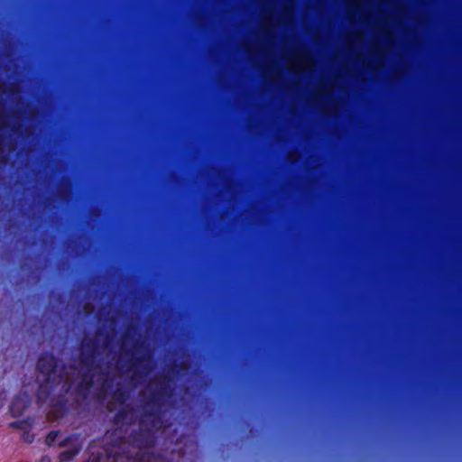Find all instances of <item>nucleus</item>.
<instances>
[{"label":"nucleus","mask_w":462,"mask_h":462,"mask_svg":"<svg viewBox=\"0 0 462 462\" xmlns=\"http://www.w3.org/2000/svg\"><path fill=\"white\" fill-rule=\"evenodd\" d=\"M153 440L148 432L133 434L128 440L120 439L104 448L92 451L86 462H161L162 458L152 449Z\"/></svg>","instance_id":"nucleus-1"},{"label":"nucleus","mask_w":462,"mask_h":462,"mask_svg":"<svg viewBox=\"0 0 462 462\" xmlns=\"http://www.w3.org/2000/svg\"><path fill=\"white\" fill-rule=\"evenodd\" d=\"M37 366L39 371L45 375L44 380L51 385H58L62 381L61 377L56 380V373L59 368L58 360L52 354L45 353L39 358Z\"/></svg>","instance_id":"nucleus-2"},{"label":"nucleus","mask_w":462,"mask_h":462,"mask_svg":"<svg viewBox=\"0 0 462 462\" xmlns=\"http://www.w3.org/2000/svg\"><path fill=\"white\" fill-rule=\"evenodd\" d=\"M60 447H66L67 449L60 454V460L61 462H68L73 459L81 450L83 441L79 435L72 434L59 442Z\"/></svg>","instance_id":"nucleus-3"},{"label":"nucleus","mask_w":462,"mask_h":462,"mask_svg":"<svg viewBox=\"0 0 462 462\" xmlns=\"http://www.w3.org/2000/svg\"><path fill=\"white\" fill-rule=\"evenodd\" d=\"M30 403L31 398L27 393H22L16 396L10 405L12 416L18 417L22 415Z\"/></svg>","instance_id":"nucleus-4"},{"label":"nucleus","mask_w":462,"mask_h":462,"mask_svg":"<svg viewBox=\"0 0 462 462\" xmlns=\"http://www.w3.org/2000/svg\"><path fill=\"white\" fill-rule=\"evenodd\" d=\"M295 58L299 63H308L310 60L309 54L304 51L296 52Z\"/></svg>","instance_id":"nucleus-5"},{"label":"nucleus","mask_w":462,"mask_h":462,"mask_svg":"<svg viewBox=\"0 0 462 462\" xmlns=\"http://www.w3.org/2000/svg\"><path fill=\"white\" fill-rule=\"evenodd\" d=\"M60 434V431L58 430H52L51 431L47 437H46V444L48 446H51V445H54L56 440H57V438Z\"/></svg>","instance_id":"nucleus-6"},{"label":"nucleus","mask_w":462,"mask_h":462,"mask_svg":"<svg viewBox=\"0 0 462 462\" xmlns=\"http://www.w3.org/2000/svg\"><path fill=\"white\" fill-rule=\"evenodd\" d=\"M23 439L25 441V442H32L33 440V436L32 435H30L29 432L27 431H24L23 434Z\"/></svg>","instance_id":"nucleus-7"},{"label":"nucleus","mask_w":462,"mask_h":462,"mask_svg":"<svg viewBox=\"0 0 462 462\" xmlns=\"http://www.w3.org/2000/svg\"><path fill=\"white\" fill-rule=\"evenodd\" d=\"M25 424H26V422L18 420V421L12 422L10 425L14 428L24 429Z\"/></svg>","instance_id":"nucleus-8"},{"label":"nucleus","mask_w":462,"mask_h":462,"mask_svg":"<svg viewBox=\"0 0 462 462\" xmlns=\"http://www.w3.org/2000/svg\"><path fill=\"white\" fill-rule=\"evenodd\" d=\"M117 431H118V430H115V431L111 432V433H110V432H107V433L106 434V436H105V439H106V441H107L108 439H112L113 437L117 436Z\"/></svg>","instance_id":"nucleus-9"}]
</instances>
